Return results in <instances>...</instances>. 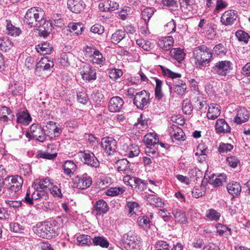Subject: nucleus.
<instances>
[{
    "mask_svg": "<svg viewBox=\"0 0 250 250\" xmlns=\"http://www.w3.org/2000/svg\"><path fill=\"white\" fill-rule=\"evenodd\" d=\"M49 189L50 190V193L54 197H61L62 196L61 189L57 186L54 185L53 181H52V185L50 186Z\"/></svg>",
    "mask_w": 250,
    "mask_h": 250,
    "instance_id": "nucleus-61",
    "label": "nucleus"
},
{
    "mask_svg": "<svg viewBox=\"0 0 250 250\" xmlns=\"http://www.w3.org/2000/svg\"><path fill=\"white\" fill-rule=\"evenodd\" d=\"M176 23L173 20H171L166 25H165V31L167 33L174 32L176 30Z\"/></svg>",
    "mask_w": 250,
    "mask_h": 250,
    "instance_id": "nucleus-64",
    "label": "nucleus"
},
{
    "mask_svg": "<svg viewBox=\"0 0 250 250\" xmlns=\"http://www.w3.org/2000/svg\"><path fill=\"white\" fill-rule=\"evenodd\" d=\"M113 182L112 179L108 176L100 178L99 186L102 188H104L109 186Z\"/></svg>",
    "mask_w": 250,
    "mask_h": 250,
    "instance_id": "nucleus-62",
    "label": "nucleus"
},
{
    "mask_svg": "<svg viewBox=\"0 0 250 250\" xmlns=\"http://www.w3.org/2000/svg\"><path fill=\"white\" fill-rule=\"evenodd\" d=\"M93 243L95 246H100L102 248H107L109 246V243L105 238L97 236L92 239Z\"/></svg>",
    "mask_w": 250,
    "mask_h": 250,
    "instance_id": "nucleus-49",
    "label": "nucleus"
},
{
    "mask_svg": "<svg viewBox=\"0 0 250 250\" xmlns=\"http://www.w3.org/2000/svg\"><path fill=\"white\" fill-rule=\"evenodd\" d=\"M213 52L217 55H223L226 52V48L222 43L216 45L213 48Z\"/></svg>",
    "mask_w": 250,
    "mask_h": 250,
    "instance_id": "nucleus-60",
    "label": "nucleus"
},
{
    "mask_svg": "<svg viewBox=\"0 0 250 250\" xmlns=\"http://www.w3.org/2000/svg\"><path fill=\"white\" fill-rule=\"evenodd\" d=\"M108 76L114 81L116 80L123 75V71L120 69L113 68L109 70Z\"/></svg>",
    "mask_w": 250,
    "mask_h": 250,
    "instance_id": "nucleus-52",
    "label": "nucleus"
},
{
    "mask_svg": "<svg viewBox=\"0 0 250 250\" xmlns=\"http://www.w3.org/2000/svg\"><path fill=\"white\" fill-rule=\"evenodd\" d=\"M197 96L194 98V102L195 107L198 109L203 108L204 105L206 104V102L204 100L202 95L200 93L197 94Z\"/></svg>",
    "mask_w": 250,
    "mask_h": 250,
    "instance_id": "nucleus-55",
    "label": "nucleus"
},
{
    "mask_svg": "<svg viewBox=\"0 0 250 250\" xmlns=\"http://www.w3.org/2000/svg\"><path fill=\"white\" fill-rule=\"evenodd\" d=\"M144 142L149 148V146H154L159 142V139L154 133H150L146 134L144 137Z\"/></svg>",
    "mask_w": 250,
    "mask_h": 250,
    "instance_id": "nucleus-34",
    "label": "nucleus"
},
{
    "mask_svg": "<svg viewBox=\"0 0 250 250\" xmlns=\"http://www.w3.org/2000/svg\"><path fill=\"white\" fill-rule=\"evenodd\" d=\"M116 167L117 170L121 173L128 174L130 172L129 163L126 159L119 160Z\"/></svg>",
    "mask_w": 250,
    "mask_h": 250,
    "instance_id": "nucleus-29",
    "label": "nucleus"
},
{
    "mask_svg": "<svg viewBox=\"0 0 250 250\" xmlns=\"http://www.w3.org/2000/svg\"><path fill=\"white\" fill-rule=\"evenodd\" d=\"M62 168L64 173L69 177H71L76 171L77 166L73 161L67 160L64 162Z\"/></svg>",
    "mask_w": 250,
    "mask_h": 250,
    "instance_id": "nucleus-25",
    "label": "nucleus"
},
{
    "mask_svg": "<svg viewBox=\"0 0 250 250\" xmlns=\"http://www.w3.org/2000/svg\"><path fill=\"white\" fill-rule=\"evenodd\" d=\"M237 17V12L233 10L226 11L221 17V22L225 26L232 25Z\"/></svg>",
    "mask_w": 250,
    "mask_h": 250,
    "instance_id": "nucleus-15",
    "label": "nucleus"
},
{
    "mask_svg": "<svg viewBox=\"0 0 250 250\" xmlns=\"http://www.w3.org/2000/svg\"><path fill=\"white\" fill-rule=\"evenodd\" d=\"M67 7L72 12L79 13L84 9L85 4L82 0H68Z\"/></svg>",
    "mask_w": 250,
    "mask_h": 250,
    "instance_id": "nucleus-21",
    "label": "nucleus"
},
{
    "mask_svg": "<svg viewBox=\"0 0 250 250\" xmlns=\"http://www.w3.org/2000/svg\"><path fill=\"white\" fill-rule=\"evenodd\" d=\"M167 132L170 136L173 141L174 140L177 141H184L186 136L181 128L175 125H172L168 128Z\"/></svg>",
    "mask_w": 250,
    "mask_h": 250,
    "instance_id": "nucleus-17",
    "label": "nucleus"
},
{
    "mask_svg": "<svg viewBox=\"0 0 250 250\" xmlns=\"http://www.w3.org/2000/svg\"><path fill=\"white\" fill-rule=\"evenodd\" d=\"M29 188L26 193L25 196L23 199V201L25 203L32 205L34 204V201L42 198L41 193H36L34 190L31 191V189Z\"/></svg>",
    "mask_w": 250,
    "mask_h": 250,
    "instance_id": "nucleus-23",
    "label": "nucleus"
},
{
    "mask_svg": "<svg viewBox=\"0 0 250 250\" xmlns=\"http://www.w3.org/2000/svg\"><path fill=\"white\" fill-rule=\"evenodd\" d=\"M160 67L161 68L163 74L165 76H167L172 79L179 78L181 77V74L173 72L164 66L160 65Z\"/></svg>",
    "mask_w": 250,
    "mask_h": 250,
    "instance_id": "nucleus-44",
    "label": "nucleus"
},
{
    "mask_svg": "<svg viewBox=\"0 0 250 250\" xmlns=\"http://www.w3.org/2000/svg\"><path fill=\"white\" fill-rule=\"evenodd\" d=\"M126 209L130 216L136 215L140 211V206L136 202L128 201L126 204Z\"/></svg>",
    "mask_w": 250,
    "mask_h": 250,
    "instance_id": "nucleus-35",
    "label": "nucleus"
},
{
    "mask_svg": "<svg viewBox=\"0 0 250 250\" xmlns=\"http://www.w3.org/2000/svg\"><path fill=\"white\" fill-rule=\"evenodd\" d=\"M33 138H36L41 142H43L46 138L43 128L38 124H32L30 128Z\"/></svg>",
    "mask_w": 250,
    "mask_h": 250,
    "instance_id": "nucleus-14",
    "label": "nucleus"
},
{
    "mask_svg": "<svg viewBox=\"0 0 250 250\" xmlns=\"http://www.w3.org/2000/svg\"><path fill=\"white\" fill-rule=\"evenodd\" d=\"M170 55L178 62H181L185 58L186 54L183 49L180 48H173L170 51Z\"/></svg>",
    "mask_w": 250,
    "mask_h": 250,
    "instance_id": "nucleus-30",
    "label": "nucleus"
},
{
    "mask_svg": "<svg viewBox=\"0 0 250 250\" xmlns=\"http://www.w3.org/2000/svg\"><path fill=\"white\" fill-rule=\"evenodd\" d=\"M44 12L39 7H32L28 9L24 16L23 22L30 28L40 26V21L44 17Z\"/></svg>",
    "mask_w": 250,
    "mask_h": 250,
    "instance_id": "nucleus-2",
    "label": "nucleus"
},
{
    "mask_svg": "<svg viewBox=\"0 0 250 250\" xmlns=\"http://www.w3.org/2000/svg\"><path fill=\"white\" fill-rule=\"evenodd\" d=\"M12 46V43L7 38L0 37V50L7 51Z\"/></svg>",
    "mask_w": 250,
    "mask_h": 250,
    "instance_id": "nucleus-48",
    "label": "nucleus"
},
{
    "mask_svg": "<svg viewBox=\"0 0 250 250\" xmlns=\"http://www.w3.org/2000/svg\"><path fill=\"white\" fill-rule=\"evenodd\" d=\"M154 12L153 8L150 7L146 8L142 11V18L145 21L146 23H147L153 15Z\"/></svg>",
    "mask_w": 250,
    "mask_h": 250,
    "instance_id": "nucleus-51",
    "label": "nucleus"
},
{
    "mask_svg": "<svg viewBox=\"0 0 250 250\" xmlns=\"http://www.w3.org/2000/svg\"><path fill=\"white\" fill-rule=\"evenodd\" d=\"M173 89L178 95H183L187 89V85L182 81H178L173 85Z\"/></svg>",
    "mask_w": 250,
    "mask_h": 250,
    "instance_id": "nucleus-39",
    "label": "nucleus"
},
{
    "mask_svg": "<svg viewBox=\"0 0 250 250\" xmlns=\"http://www.w3.org/2000/svg\"><path fill=\"white\" fill-rule=\"evenodd\" d=\"M193 56L197 67L203 69L210 62L212 53L207 46L202 45L194 49Z\"/></svg>",
    "mask_w": 250,
    "mask_h": 250,
    "instance_id": "nucleus-1",
    "label": "nucleus"
},
{
    "mask_svg": "<svg viewBox=\"0 0 250 250\" xmlns=\"http://www.w3.org/2000/svg\"><path fill=\"white\" fill-rule=\"evenodd\" d=\"M206 190V186L202 184L199 187L193 188L192 191V196L196 198H198L204 195Z\"/></svg>",
    "mask_w": 250,
    "mask_h": 250,
    "instance_id": "nucleus-45",
    "label": "nucleus"
},
{
    "mask_svg": "<svg viewBox=\"0 0 250 250\" xmlns=\"http://www.w3.org/2000/svg\"><path fill=\"white\" fill-rule=\"evenodd\" d=\"M140 152L138 145L135 144H125L122 146L121 153L128 158H133L138 156Z\"/></svg>",
    "mask_w": 250,
    "mask_h": 250,
    "instance_id": "nucleus-11",
    "label": "nucleus"
},
{
    "mask_svg": "<svg viewBox=\"0 0 250 250\" xmlns=\"http://www.w3.org/2000/svg\"><path fill=\"white\" fill-rule=\"evenodd\" d=\"M40 26H37L36 28L38 29L40 34L44 37L49 35L52 30V23L46 20L43 17L42 19L40 21Z\"/></svg>",
    "mask_w": 250,
    "mask_h": 250,
    "instance_id": "nucleus-19",
    "label": "nucleus"
},
{
    "mask_svg": "<svg viewBox=\"0 0 250 250\" xmlns=\"http://www.w3.org/2000/svg\"><path fill=\"white\" fill-rule=\"evenodd\" d=\"M32 121L30 114L26 112H22L17 114V122L24 125H28Z\"/></svg>",
    "mask_w": 250,
    "mask_h": 250,
    "instance_id": "nucleus-31",
    "label": "nucleus"
},
{
    "mask_svg": "<svg viewBox=\"0 0 250 250\" xmlns=\"http://www.w3.org/2000/svg\"><path fill=\"white\" fill-rule=\"evenodd\" d=\"M126 33L124 30L119 29L114 32L111 36V42L117 44L120 42L123 39L125 38Z\"/></svg>",
    "mask_w": 250,
    "mask_h": 250,
    "instance_id": "nucleus-40",
    "label": "nucleus"
},
{
    "mask_svg": "<svg viewBox=\"0 0 250 250\" xmlns=\"http://www.w3.org/2000/svg\"><path fill=\"white\" fill-rule=\"evenodd\" d=\"M125 188L122 187H111L107 189L105 192L106 195L108 196H116L122 194L125 191Z\"/></svg>",
    "mask_w": 250,
    "mask_h": 250,
    "instance_id": "nucleus-41",
    "label": "nucleus"
},
{
    "mask_svg": "<svg viewBox=\"0 0 250 250\" xmlns=\"http://www.w3.org/2000/svg\"><path fill=\"white\" fill-rule=\"evenodd\" d=\"M229 193L233 196L240 194L241 191V187L237 182H232L228 184L227 187Z\"/></svg>",
    "mask_w": 250,
    "mask_h": 250,
    "instance_id": "nucleus-32",
    "label": "nucleus"
},
{
    "mask_svg": "<svg viewBox=\"0 0 250 250\" xmlns=\"http://www.w3.org/2000/svg\"><path fill=\"white\" fill-rule=\"evenodd\" d=\"M6 30L7 34L13 36H17L21 33V30L19 28L14 26L10 21L6 20Z\"/></svg>",
    "mask_w": 250,
    "mask_h": 250,
    "instance_id": "nucleus-42",
    "label": "nucleus"
},
{
    "mask_svg": "<svg viewBox=\"0 0 250 250\" xmlns=\"http://www.w3.org/2000/svg\"><path fill=\"white\" fill-rule=\"evenodd\" d=\"M233 148V146L230 144L221 143L219 145L218 150L220 153H227L231 150Z\"/></svg>",
    "mask_w": 250,
    "mask_h": 250,
    "instance_id": "nucleus-63",
    "label": "nucleus"
},
{
    "mask_svg": "<svg viewBox=\"0 0 250 250\" xmlns=\"http://www.w3.org/2000/svg\"><path fill=\"white\" fill-rule=\"evenodd\" d=\"M52 180L48 177L36 179L32 185V188L36 192L41 193V197L43 198L46 196L47 192L46 190L52 185Z\"/></svg>",
    "mask_w": 250,
    "mask_h": 250,
    "instance_id": "nucleus-5",
    "label": "nucleus"
},
{
    "mask_svg": "<svg viewBox=\"0 0 250 250\" xmlns=\"http://www.w3.org/2000/svg\"><path fill=\"white\" fill-rule=\"evenodd\" d=\"M5 180L9 182L8 189L12 193H16L21 188L23 184L22 178L18 175L7 177Z\"/></svg>",
    "mask_w": 250,
    "mask_h": 250,
    "instance_id": "nucleus-12",
    "label": "nucleus"
},
{
    "mask_svg": "<svg viewBox=\"0 0 250 250\" xmlns=\"http://www.w3.org/2000/svg\"><path fill=\"white\" fill-rule=\"evenodd\" d=\"M169 245L164 241H158L155 244L153 250H168Z\"/></svg>",
    "mask_w": 250,
    "mask_h": 250,
    "instance_id": "nucleus-59",
    "label": "nucleus"
},
{
    "mask_svg": "<svg viewBox=\"0 0 250 250\" xmlns=\"http://www.w3.org/2000/svg\"><path fill=\"white\" fill-rule=\"evenodd\" d=\"M8 91L14 96L21 95L23 92L22 84L18 82L14 81L10 83Z\"/></svg>",
    "mask_w": 250,
    "mask_h": 250,
    "instance_id": "nucleus-28",
    "label": "nucleus"
},
{
    "mask_svg": "<svg viewBox=\"0 0 250 250\" xmlns=\"http://www.w3.org/2000/svg\"><path fill=\"white\" fill-rule=\"evenodd\" d=\"M101 146L107 155H111L116 152L117 143L112 137H104L102 139Z\"/></svg>",
    "mask_w": 250,
    "mask_h": 250,
    "instance_id": "nucleus-10",
    "label": "nucleus"
},
{
    "mask_svg": "<svg viewBox=\"0 0 250 250\" xmlns=\"http://www.w3.org/2000/svg\"><path fill=\"white\" fill-rule=\"evenodd\" d=\"M36 48L39 53L42 55L51 53L53 49L50 44L45 42L39 44Z\"/></svg>",
    "mask_w": 250,
    "mask_h": 250,
    "instance_id": "nucleus-38",
    "label": "nucleus"
},
{
    "mask_svg": "<svg viewBox=\"0 0 250 250\" xmlns=\"http://www.w3.org/2000/svg\"><path fill=\"white\" fill-rule=\"evenodd\" d=\"M124 104L123 100L118 97H112L109 102L108 109L111 112H117L120 111Z\"/></svg>",
    "mask_w": 250,
    "mask_h": 250,
    "instance_id": "nucleus-20",
    "label": "nucleus"
},
{
    "mask_svg": "<svg viewBox=\"0 0 250 250\" xmlns=\"http://www.w3.org/2000/svg\"><path fill=\"white\" fill-rule=\"evenodd\" d=\"M250 118L249 111L244 107H239L236 109V114L233 121L237 125L247 122Z\"/></svg>",
    "mask_w": 250,
    "mask_h": 250,
    "instance_id": "nucleus-16",
    "label": "nucleus"
},
{
    "mask_svg": "<svg viewBox=\"0 0 250 250\" xmlns=\"http://www.w3.org/2000/svg\"><path fill=\"white\" fill-rule=\"evenodd\" d=\"M215 129L217 134H228L231 132V127L224 119H218L215 123Z\"/></svg>",
    "mask_w": 250,
    "mask_h": 250,
    "instance_id": "nucleus-18",
    "label": "nucleus"
},
{
    "mask_svg": "<svg viewBox=\"0 0 250 250\" xmlns=\"http://www.w3.org/2000/svg\"><path fill=\"white\" fill-rule=\"evenodd\" d=\"M68 27L71 32H74L76 35L81 34L83 31V24L80 23H73L69 24Z\"/></svg>",
    "mask_w": 250,
    "mask_h": 250,
    "instance_id": "nucleus-50",
    "label": "nucleus"
},
{
    "mask_svg": "<svg viewBox=\"0 0 250 250\" xmlns=\"http://www.w3.org/2000/svg\"><path fill=\"white\" fill-rule=\"evenodd\" d=\"M174 40L171 36L164 37L158 42V46L165 50H169L173 45Z\"/></svg>",
    "mask_w": 250,
    "mask_h": 250,
    "instance_id": "nucleus-24",
    "label": "nucleus"
},
{
    "mask_svg": "<svg viewBox=\"0 0 250 250\" xmlns=\"http://www.w3.org/2000/svg\"><path fill=\"white\" fill-rule=\"evenodd\" d=\"M149 93L146 90H142L136 93L133 99V104L138 108L143 109L149 103Z\"/></svg>",
    "mask_w": 250,
    "mask_h": 250,
    "instance_id": "nucleus-9",
    "label": "nucleus"
},
{
    "mask_svg": "<svg viewBox=\"0 0 250 250\" xmlns=\"http://www.w3.org/2000/svg\"><path fill=\"white\" fill-rule=\"evenodd\" d=\"M77 243L79 245H90L92 244V238L89 235L82 234L77 238Z\"/></svg>",
    "mask_w": 250,
    "mask_h": 250,
    "instance_id": "nucleus-46",
    "label": "nucleus"
},
{
    "mask_svg": "<svg viewBox=\"0 0 250 250\" xmlns=\"http://www.w3.org/2000/svg\"><path fill=\"white\" fill-rule=\"evenodd\" d=\"M79 73L82 79L85 82L91 83L97 79L96 69L88 64H85L82 66L79 69Z\"/></svg>",
    "mask_w": 250,
    "mask_h": 250,
    "instance_id": "nucleus-6",
    "label": "nucleus"
},
{
    "mask_svg": "<svg viewBox=\"0 0 250 250\" xmlns=\"http://www.w3.org/2000/svg\"><path fill=\"white\" fill-rule=\"evenodd\" d=\"M173 214L176 222L180 224H186L188 219L186 216L185 213L180 209H175L173 211Z\"/></svg>",
    "mask_w": 250,
    "mask_h": 250,
    "instance_id": "nucleus-36",
    "label": "nucleus"
},
{
    "mask_svg": "<svg viewBox=\"0 0 250 250\" xmlns=\"http://www.w3.org/2000/svg\"><path fill=\"white\" fill-rule=\"evenodd\" d=\"M144 199L155 207H162L164 205V203L162 199L154 194H147L144 196Z\"/></svg>",
    "mask_w": 250,
    "mask_h": 250,
    "instance_id": "nucleus-33",
    "label": "nucleus"
},
{
    "mask_svg": "<svg viewBox=\"0 0 250 250\" xmlns=\"http://www.w3.org/2000/svg\"><path fill=\"white\" fill-rule=\"evenodd\" d=\"M118 13L120 18L125 20L132 13V10L129 7L125 6Z\"/></svg>",
    "mask_w": 250,
    "mask_h": 250,
    "instance_id": "nucleus-53",
    "label": "nucleus"
},
{
    "mask_svg": "<svg viewBox=\"0 0 250 250\" xmlns=\"http://www.w3.org/2000/svg\"><path fill=\"white\" fill-rule=\"evenodd\" d=\"M78 155L81 161L85 164L92 167H99V161L93 152L87 150L79 152Z\"/></svg>",
    "mask_w": 250,
    "mask_h": 250,
    "instance_id": "nucleus-8",
    "label": "nucleus"
},
{
    "mask_svg": "<svg viewBox=\"0 0 250 250\" xmlns=\"http://www.w3.org/2000/svg\"><path fill=\"white\" fill-rule=\"evenodd\" d=\"M93 208L94 210L96 212L97 215L104 214L109 209L107 204L103 199L97 201L94 204Z\"/></svg>",
    "mask_w": 250,
    "mask_h": 250,
    "instance_id": "nucleus-26",
    "label": "nucleus"
},
{
    "mask_svg": "<svg viewBox=\"0 0 250 250\" xmlns=\"http://www.w3.org/2000/svg\"><path fill=\"white\" fill-rule=\"evenodd\" d=\"M208 147L204 144H200L197 146L195 156H198L197 160L200 162H202L207 158Z\"/></svg>",
    "mask_w": 250,
    "mask_h": 250,
    "instance_id": "nucleus-27",
    "label": "nucleus"
},
{
    "mask_svg": "<svg viewBox=\"0 0 250 250\" xmlns=\"http://www.w3.org/2000/svg\"><path fill=\"white\" fill-rule=\"evenodd\" d=\"M35 232L39 236L48 239L55 232V228L50 222H39L36 225Z\"/></svg>",
    "mask_w": 250,
    "mask_h": 250,
    "instance_id": "nucleus-4",
    "label": "nucleus"
},
{
    "mask_svg": "<svg viewBox=\"0 0 250 250\" xmlns=\"http://www.w3.org/2000/svg\"><path fill=\"white\" fill-rule=\"evenodd\" d=\"M220 217V213L216 210L211 208L208 209L206 213V219L210 221H217Z\"/></svg>",
    "mask_w": 250,
    "mask_h": 250,
    "instance_id": "nucleus-43",
    "label": "nucleus"
},
{
    "mask_svg": "<svg viewBox=\"0 0 250 250\" xmlns=\"http://www.w3.org/2000/svg\"><path fill=\"white\" fill-rule=\"evenodd\" d=\"M104 7L103 10L114 11L119 8V4L115 0H107L104 3H100L99 7Z\"/></svg>",
    "mask_w": 250,
    "mask_h": 250,
    "instance_id": "nucleus-37",
    "label": "nucleus"
},
{
    "mask_svg": "<svg viewBox=\"0 0 250 250\" xmlns=\"http://www.w3.org/2000/svg\"><path fill=\"white\" fill-rule=\"evenodd\" d=\"M193 110L192 105L188 99L185 100L182 104V110L187 115H190Z\"/></svg>",
    "mask_w": 250,
    "mask_h": 250,
    "instance_id": "nucleus-57",
    "label": "nucleus"
},
{
    "mask_svg": "<svg viewBox=\"0 0 250 250\" xmlns=\"http://www.w3.org/2000/svg\"><path fill=\"white\" fill-rule=\"evenodd\" d=\"M221 113V107L220 105L216 104H211L208 106V111L207 114L208 119L215 120Z\"/></svg>",
    "mask_w": 250,
    "mask_h": 250,
    "instance_id": "nucleus-22",
    "label": "nucleus"
},
{
    "mask_svg": "<svg viewBox=\"0 0 250 250\" xmlns=\"http://www.w3.org/2000/svg\"><path fill=\"white\" fill-rule=\"evenodd\" d=\"M232 63L229 61H222L217 62L212 67L211 71L220 76H226L232 68Z\"/></svg>",
    "mask_w": 250,
    "mask_h": 250,
    "instance_id": "nucleus-7",
    "label": "nucleus"
},
{
    "mask_svg": "<svg viewBox=\"0 0 250 250\" xmlns=\"http://www.w3.org/2000/svg\"><path fill=\"white\" fill-rule=\"evenodd\" d=\"M227 179V176L225 174H220L217 177H216L214 179L211 181V184L214 187H219L222 185L223 183L225 182Z\"/></svg>",
    "mask_w": 250,
    "mask_h": 250,
    "instance_id": "nucleus-54",
    "label": "nucleus"
},
{
    "mask_svg": "<svg viewBox=\"0 0 250 250\" xmlns=\"http://www.w3.org/2000/svg\"><path fill=\"white\" fill-rule=\"evenodd\" d=\"M134 180L133 188L135 189L140 191H143L146 188L147 183L144 180L136 178Z\"/></svg>",
    "mask_w": 250,
    "mask_h": 250,
    "instance_id": "nucleus-47",
    "label": "nucleus"
},
{
    "mask_svg": "<svg viewBox=\"0 0 250 250\" xmlns=\"http://www.w3.org/2000/svg\"><path fill=\"white\" fill-rule=\"evenodd\" d=\"M235 36L239 41L244 42L245 43L248 42L250 38L248 33L242 30L237 31L235 33Z\"/></svg>",
    "mask_w": 250,
    "mask_h": 250,
    "instance_id": "nucleus-56",
    "label": "nucleus"
},
{
    "mask_svg": "<svg viewBox=\"0 0 250 250\" xmlns=\"http://www.w3.org/2000/svg\"><path fill=\"white\" fill-rule=\"evenodd\" d=\"M85 56L93 64H98L101 66L105 63V57L95 47L86 46L85 48Z\"/></svg>",
    "mask_w": 250,
    "mask_h": 250,
    "instance_id": "nucleus-3",
    "label": "nucleus"
},
{
    "mask_svg": "<svg viewBox=\"0 0 250 250\" xmlns=\"http://www.w3.org/2000/svg\"><path fill=\"white\" fill-rule=\"evenodd\" d=\"M52 19L56 26L62 27L64 25L63 20L62 18V16L59 14H53Z\"/></svg>",
    "mask_w": 250,
    "mask_h": 250,
    "instance_id": "nucleus-58",
    "label": "nucleus"
},
{
    "mask_svg": "<svg viewBox=\"0 0 250 250\" xmlns=\"http://www.w3.org/2000/svg\"><path fill=\"white\" fill-rule=\"evenodd\" d=\"M91 184L92 179L86 173L81 176H77L74 180V187L78 189H85L89 187Z\"/></svg>",
    "mask_w": 250,
    "mask_h": 250,
    "instance_id": "nucleus-13",
    "label": "nucleus"
}]
</instances>
